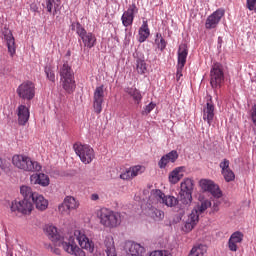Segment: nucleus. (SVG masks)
I'll list each match as a JSON object with an SVG mask.
<instances>
[{
  "instance_id": "f257e3e1",
  "label": "nucleus",
  "mask_w": 256,
  "mask_h": 256,
  "mask_svg": "<svg viewBox=\"0 0 256 256\" xmlns=\"http://www.w3.org/2000/svg\"><path fill=\"white\" fill-rule=\"evenodd\" d=\"M75 239L82 249L77 246ZM59 246L63 248L66 253H69V255L75 256H85V251H83V249H86L89 253L95 251V244L93 241L89 240L83 230H75L74 236H71L67 242H61Z\"/></svg>"
},
{
  "instance_id": "f03ea898",
  "label": "nucleus",
  "mask_w": 256,
  "mask_h": 256,
  "mask_svg": "<svg viewBox=\"0 0 256 256\" xmlns=\"http://www.w3.org/2000/svg\"><path fill=\"white\" fill-rule=\"evenodd\" d=\"M12 165L26 173H37L43 169L39 162L24 154H15L12 157Z\"/></svg>"
},
{
  "instance_id": "7ed1b4c3",
  "label": "nucleus",
  "mask_w": 256,
  "mask_h": 256,
  "mask_svg": "<svg viewBox=\"0 0 256 256\" xmlns=\"http://www.w3.org/2000/svg\"><path fill=\"white\" fill-rule=\"evenodd\" d=\"M59 75L60 83L64 91L68 93V95L75 93V89H77V84L75 83V73L68 62H65L60 67Z\"/></svg>"
},
{
  "instance_id": "20e7f679",
  "label": "nucleus",
  "mask_w": 256,
  "mask_h": 256,
  "mask_svg": "<svg viewBox=\"0 0 256 256\" xmlns=\"http://www.w3.org/2000/svg\"><path fill=\"white\" fill-rule=\"evenodd\" d=\"M98 218L100 219V224L107 229H115L121 225V213L115 212L108 208H102L98 212Z\"/></svg>"
},
{
  "instance_id": "39448f33",
  "label": "nucleus",
  "mask_w": 256,
  "mask_h": 256,
  "mask_svg": "<svg viewBox=\"0 0 256 256\" xmlns=\"http://www.w3.org/2000/svg\"><path fill=\"white\" fill-rule=\"evenodd\" d=\"M71 27L72 31H76L85 47L88 49H93V47H95V43H97V37H95V34L92 32H87L85 27H83V25H81L79 22H73Z\"/></svg>"
},
{
  "instance_id": "423d86ee",
  "label": "nucleus",
  "mask_w": 256,
  "mask_h": 256,
  "mask_svg": "<svg viewBox=\"0 0 256 256\" xmlns=\"http://www.w3.org/2000/svg\"><path fill=\"white\" fill-rule=\"evenodd\" d=\"M195 186L193 179L186 178L180 184V203L184 206L191 205L193 201V187Z\"/></svg>"
},
{
  "instance_id": "0eeeda50",
  "label": "nucleus",
  "mask_w": 256,
  "mask_h": 256,
  "mask_svg": "<svg viewBox=\"0 0 256 256\" xmlns=\"http://www.w3.org/2000/svg\"><path fill=\"white\" fill-rule=\"evenodd\" d=\"M74 151L84 165H89L93 162V159H95V150H93V148L87 144H74Z\"/></svg>"
},
{
  "instance_id": "6e6552de",
  "label": "nucleus",
  "mask_w": 256,
  "mask_h": 256,
  "mask_svg": "<svg viewBox=\"0 0 256 256\" xmlns=\"http://www.w3.org/2000/svg\"><path fill=\"white\" fill-rule=\"evenodd\" d=\"M16 93L22 101H33L35 99V83L30 80L22 82L17 87Z\"/></svg>"
},
{
  "instance_id": "1a4fd4ad",
  "label": "nucleus",
  "mask_w": 256,
  "mask_h": 256,
  "mask_svg": "<svg viewBox=\"0 0 256 256\" xmlns=\"http://www.w3.org/2000/svg\"><path fill=\"white\" fill-rule=\"evenodd\" d=\"M225 81V74L223 73V65L216 62L212 65L210 70V85L212 89H218Z\"/></svg>"
},
{
  "instance_id": "9d476101",
  "label": "nucleus",
  "mask_w": 256,
  "mask_h": 256,
  "mask_svg": "<svg viewBox=\"0 0 256 256\" xmlns=\"http://www.w3.org/2000/svg\"><path fill=\"white\" fill-rule=\"evenodd\" d=\"M105 101V86H97L93 95V109L96 115H101L103 111V103Z\"/></svg>"
},
{
  "instance_id": "9b49d317",
  "label": "nucleus",
  "mask_w": 256,
  "mask_h": 256,
  "mask_svg": "<svg viewBox=\"0 0 256 256\" xmlns=\"http://www.w3.org/2000/svg\"><path fill=\"white\" fill-rule=\"evenodd\" d=\"M187 55H189V50L187 49L186 44H181L178 49V62H177V72L176 78L177 81L183 77V68L185 63H187Z\"/></svg>"
},
{
  "instance_id": "f8f14e48",
  "label": "nucleus",
  "mask_w": 256,
  "mask_h": 256,
  "mask_svg": "<svg viewBox=\"0 0 256 256\" xmlns=\"http://www.w3.org/2000/svg\"><path fill=\"white\" fill-rule=\"evenodd\" d=\"M79 209V201L73 196H66L61 204L58 206V211L61 215H69L71 211Z\"/></svg>"
},
{
  "instance_id": "ddd939ff",
  "label": "nucleus",
  "mask_w": 256,
  "mask_h": 256,
  "mask_svg": "<svg viewBox=\"0 0 256 256\" xmlns=\"http://www.w3.org/2000/svg\"><path fill=\"white\" fill-rule=\"evenodd\" d=\"M11 211H18L22 215H30L31 211H33V202L27 199L20 201L14 200L11 203Z\"/></svg>"
},
{
  "instance_id": "4468645a",
  "label": "nucleus",
  "mask_w": 256,
  "mask_h": 256,
  "mask_svg": "<svg viewBox=\"0 0 256 256\" xmlns=\"http://www.w3.org/2000/svg\"><path fill=\"white\" fill-rule=\"evenodd\" d=\"M139 13V8L137 4L132 3L128 6V9L124 11L121 17L122 25L124 27H131L133 25V21H135V16Z\"/></svg>"
},
{
  "instance_id": "2eb2a0df",
  "label": "nucleus",
  "mask_w": 256,
  "mask_h": 256,
  "mask_svg": "<svg viewBox=\"0 0 256 256\" xmlns=\"http://www.w3.org/2000/svg\"><path fill=\"white\" fill-rule=\"evenodd\" d=\"M225 17V9L219 8L207 17L205 22L206 29H217V25L221 23V19Z\"/></svg>"
},
{
  "instance_id": "dca6fc26",
  "label": "nucleus",
  "mask_w": 256,
  "mask_h": 256,
  "mask_svg": "<svg viewBox=\"0 0 256 256\" xmlns=\"http://www.w3.org/2000/svg\"><path fill=\"white\" fill-rule=\"evenodd\" d=\"M200 186L204 191H208L216 199L223 197V192L219 189V185L215 184L212 180L202 179L200 180Z\"/></svg>"
},
{
  "instance_id": "f3484780",
  "label": "nucleus",
  "mask_w": 256,
  "mask_h": 256,
  "mask_svg": "<svg viewBox=\"0 0 256 256\" xmlns=\"http://www.w3.org/2000/svg\"><path fill=\"white\" fill-rule=\"evenodd\" d=\"M229 165H231V162L227 158L223 159L219 164L221 175L223 176V179L226 181V183L235 181V172L231 170Z\"/></svg>"
},
{
  "instance_id": "a211bd4d",
  "label": "nucleus",
  "mask_w": 256,
  "mask_h": 256,
  "mask_svg": "<svg viewBox=\"0 0 256 256\" xmlns=\"http://www.w3.org/2000/svg\"><path fill=\"white\" fill-rule=\"evenodd\" d=\"M142 173H145V166H132L120 174V179H123V181H131V179H135V177L142 175Z\"/></svg>"
},
{
  "instance_id": "6ab92c4d",
  "label": "nucleus",
  "mask_w": 256,
  "mask_h": 256,
  "mask_svg": "<svg viewBox=\"0 0 256 256\" xmlns=\"http://www.w3.org/2000/svg\"><path fill=\"white\" fill-rule=\"evenodd\" d=\"M245 235L241 231L233 232L228 240L227 247L229 251L236 253L239 249V245L243 243V238Z\"/></svg>"
},
{
  "instance_id": "aec40b11",
  "label": "nucleus",
  "mask_w": 256,
  "mask_h": 256,
  "mask_svg": "<svg viewBox=\"0 0 256 256\" xmlns=\"http://www.w3.org/2000/svg\"><path fill=\"white\" fill-rule=\"evenodd\" d=\"M17 117H18V125L24 127L29 122V118L31 117V112L29 111V107L25 104H21L18 106L17 110Z\"/></svg>"
},
{
  "instance_id": "412c9836",
  "label": "nucleus",
  "mask_w": 256,
  "mask_h": 256,
  "mask_svg": "<svg viewBox=\"0 0 256 256\" xmlns=\"http://www.w3.org/2000/svg\"><path fill=\"white\" fill-rule=\"evenodd\" d=\"M124 249L126 253H129V255L132 256H143V254L145 253V247L133 241H127L125 243Z\"/></svg>"
},
{
  "instance_id": "4be33fe9",
  "label": "nucleus",
  "mask_w": 256,
  "mask_h": 256,
  "mask_svg": "<svg viewBox=\"0 0 256 256\" xmlns=\"http://www.w3.org/2000/svg\"><path fill=\"white\" fill-rule=\"evenodd\" d=\"M213 119H215V105L210 98L206 103V106L203 108V120L207 121L208 125H211V123H213Z\"/></svg>"
},
{
  "instance_id": "5701e85b",
  "label": "nucleus",
  "mask_w": 256,
  "mask_h": 256,
  "mask_svg": "<svg viewBox=\"0 0 256 256\" xmlns=\"http://www.w3.org/2000/svg\"><path fill=\"white\" fill-rule=\"evenodd\" d=\"M177 159H179V154L177 153V151L172 150L168 154L162 156V158L158 162V166L160 167V169H165L167 165H169V163H175Z\"/></svg>"
},
{
  "instance_id": "b1692460",
  "label": "nucleus",
  "mask_w": 256,
  "mask_h": 256,
  "mask_svg": "<svg viewBox=\"0 0 256 256\" xmlns=\"http://www.w3.org/2000/svg\"><path fill=\"white\" fill-rule=\"evenodd\" d=\"M30 182L32 185H41V187H49L50 180L47 174L36 173L30 176Z\"/></svg>"
},
{
  "instance_id": "393cba45",
  "label": "nucleus",
  "mask_w": 256,
  "mask_h": 256,
  "mask_svg": "<svg viewBox=\"0 0 256 256\" xmlns=\"http://www.w3.org/2000/svg\"><path fill=\"white\" fill-rule=\"evenodd\" d=\"M31 201L34 203L38 211H45L47 207H49V201H47V199H45V197L39 193L34 194V197Z\"/></svg>"
},
{
  "instance_id": "a878e982",
  "label": "nucleus",
  "mask_w": 256,
  "mask_h": 256,
  "mask_svg": "<svg viewBox=\"0 0 256 256\" xmlns=\"http://www.w3.org/2000/svg\"><path fill=\"white\" fill-rule=\"evenodd\" d=\"M183 173H185V167L184 166H180L175 168L172 172H170L169 174V182L172 185H177L178 182L181 181V179H183Z\"/></svg>"
},
{
  "instance_id": "bb28decb",
  "label": "nucleus",
  "mask_w": 256,
  "mask_h": 256,
  "mask_svg": "<svg viewBox=\"0 0 256 256\" xmlns=\"http://www.w3.org/2000/svg\"><path fill=\"white\" fill-rule=\"evenodd\" d=\"M124 91L127 93V95H129L132 101H134L135 105H139V103L143 101V95L141 94V91L136 87H127Z\"/></svg>"
},
{
  "instance_id": "cd10ccee",
  "label": "nucleus",
  "mask_w": 256,
  "mask_h": 256,
  "mask_svg": "<svg viewBox=\"0 0 256 256\" xmlns=\"http://www.w3.org/2000/svg\"><path fill=\"white\" fill-rule=\"evenodd\" d=\"M197 223H199V212H197V210L193 209L185 223L186 231H193V229L195 228V225H197Z\"/></svg>"
},
{
  "instance_id": "c85d7f7f",
  "label": "nucleus",
  "mask_w": 256,
  "mask_h": 256,
  "mask_svg": "<svg viewBox=\"0 0 256 256\" xmlns=\"http://www.w3.org/2000/svg\"><path fill=\"white\" fill-rule=\"evenodd\" d=\"M197 223H199V212H197V210L193 209L185 223L186 231H193V229L195 228V225H197Z\"/></svg>"
},
{
  "instance_id": "c756f323",
  "label": "nucleus",
  "mask_w": 256,
  "mask_h": 256,
  "mask_svg": "<svg viewBox=\"0 0 256 256\" xmlns=\"http://www.w3.org/2000/svg\"><path fill=\"white\" fill-rule=\"evenodd\" d=\"M138 41L139 43H145L147 39H149V35H151V31L149 30V24L147 20H143L141 27L139 28L138 31Z\"/></svg>"
},
{
  "instance_id": "7c9ffc66",
  "label": "nucleus",
  "mask_w": 256,
  "mask_h": 256,
  "mask_svg": "<svg viewBox=\"0 0 256 256\" xmlns=\"http://www.w3.org/2000/svg\"><path fill=\"white\" fill-rule=\"evenodd\" d=\"M147 215L148 217H151V219H153L154 221H163V219H165V212L155 207L148 208Z\"/></svg>"
},
{
  "instance_id": "2f4dec72",
  "label": "nucleus",
  "mask_w": 256,
  "mask_h": 256,
  "mask_svg": "<svg viewBox=\"0 0 256 256\" xmlns=\"http://www.w3.org/2000/svg\"><path fill=\"white\" fill-rule=\"evenodd\" d=\"M163 203L167 207H176V205H178L179 209H185L186 207H188L183 205V203H181V201L175 196H165Z\"/></svg>"
},
{
  "instance_id": "473e14b6",
  "label": "nucleus",
  "mask_w": 256,
  "mask_h": 256,
  "mask_svg": "<svg viewBox=\"0 0 256 256\" xmlns=\"http://www.w3.org/2000/svg\"><path fill=\"white\" fill-rule=\"evenodd\" d=\"M188 256H207V245L197 244L192 247Z\"/></svg>"
},
{
  "instance_id": "72a5a7b5",
  "label": "nucleus",
  "mask_w": 256,
  "mask_h": 256,
  "mask_svg": "<svg viewBox=\"0 0 256 256\" xmlns=\"http://www.w3.org/2000/svg\"><path fill=\"white\" fill-rule=\"evenodd\" d=\"M61 5V0H46L45 7L48 13H52V15L57 14V9Z\"/></svg>"
},
{
  "instance_id": "f704fd0d",
  "label": "nucleus",
  "mask_w": 256,
  "mask_h": 256,
  "mask_svg": "<svg viewBox=\"0 0 256 256\" xmlns=\"http://www.w3.org/2000/svg\"><path fill=\"white\" fill-rule=\"evenodd\" d=\"M46 235L51 239V241H59L61 239V235L57 231V227L55 226H47L46 227Z\"/></svg>"
},
{
  "instance_id": "c9c22d12",
  "label": "nucleus",
  "mask_w": 256,
  "mask_h": 256,
  "mask_svg": "<svg viewBox=\"0 0 256 256\" xmlns=\"http://www.w3.org/2000/svg\"><path fill=\"white\" fill-rule=\"evenodd\" d=\"M20 193L24 197V199L32 201L33 197L36 195L37 192H33L31 187L29 186H22L20 188Z\"/></svg>"
},
{
  "instance_id": "e433bc0d",
  "label": "nucleus",
  "mask_w": 256,
  "mask_h": 256,
  "mask_svg": "<svg viewBox=\"0 0 256 256\" xmlns=\"http://www.w3.org/2000/svg\"><path fill=\"white\" fill-rule=\"evenodd\" d=\"M6 41H7L8 51L11 57H13L15 55L16 49H15V38H13L12 33H9V35L6 36Z\"/></svg>"
},
{
  "instance_id": "4c0bfd02",
  "label": "nucleus",
  "mask_w": 256,
  "mask_h": 256,
  "mask_svg": "<svg viewBox=\"0 0 256 256\" xmlns=\"http://www.w3.org/2000/svg\"><path fill=\"white\" fill-rule=\"evenodd\" d=\"M136 71L139 73V75H145V73H147V62L141 58H138L136 60Z\"/></svg>"
},
{
  "instance_id": "58836bf2",
  "label": "nucleus",
  "mask_w": 256,
  "mask_h": 256,
  "mask_svg": "<svg viewBox=\"0 0 256 256\" xmlns=\"http://www.w3.org/2000/svg\"><path fill=\"white\" fill-rule=\"evenodd\" d=\"M105 247L107 256H117V253L115 252V244H113V239H106Z\"/></svg>"
},
{
  "instance_id": "ea45409f",
  "label": "nucleus",
  "mask_w": 256,
  "mask_h": 256,
  "mask_svg": "<svg viewBox=\"0 0 256 256\" xmlns=\"http://www.w3.org/2000/svg\"><path fill=\"white\" fill-rule=\"evenodd\" d=\"M209 207H211V201L204 200L203 202H201V205H198L196 208H194V210H196L198 214H201L205 213V211H207Z\"/></svg>"
},
{
  "instance_id": "a19ab883",
  "label": "nucleus",
  "mask_w": 256,
  "mask_h": 256,
  "mask_svg": "<svg viewBox=\"0 0 256 256\" xmlns=\"http://www.w3.org/2000/svg\"><path fill=\"white\" fill-rule=\"evenodd\" d=\"M155 43L158 45V49H160V51H163L165 47H167V42L161 34L156 35Z\"/></svg>"
},
{
  "instance_id": "79ce46f5",
  "label": "nucleus",
  "mask_w": 256,
  "mask_h": 256,
  "mask_svg": "<svg viewBox=\"0 0 256 256\" xmlns=\"http://www.w3.org/2000/svg\"><path fill=\"white\" fill-rule=\"evenodd\" d=\"M45 75L49 81L52 83H55V71H53V67L51 66H46L44 68Z\"/></svg>"
},
{
  "instance_id": "37998d69",
  "label": "nucleus",
  "mask_w": 256,
  "mask_h": 256,
  "mask_svg": "<svg viewBox=\"0 0 256 256\" xmlns=\"http://www.w3.org/2000/svg\"><path fill=\"white\" fill-rule=\"evenodd\" d=\"M154 199H157L160 203H164L165 201V193L161 190H154L151 195Z\"/></svg>"
},
{
  "instance_id": "c03bdc74",
  "label": "nucleus",
  "mask_w": 256,
  "mask_h": 256,
  "mask_svg": "<svg viewBox=\"0 0 256 256\" xmlns=\"http://www.w3.org/2000/svg\"><path fill=\"white\" fill-rule=\"evenodd\" d=\"M148 256H173L169 250H155L149 253Z\"/></svg>"
},
{
  "instance_id": "a18cd8bd",
  "label": "nucleus",
  "mask_w": 256,
  "mask_h": 256,
  "mask_svg": "<svg viewBox=\"0 0 256 256\" xmlns=\"http://www.w3.org/2000/svg\"><path fill=\"white\" fill-rule=\"evenodd\" d=\"M156 105L155 103L151 102L148 105L145 106L144 110L142 111V115H149L153 109H155Z\"/></svg>"
},
{
  "instance_id": "49530a36",
  "label": "nucleus",
  "mask_w": 256,
  "mask_h": 256,
  "mask_svg": "<svg viewBox=\"0 0 256 256\" xmlns=\"http://www.w3.org/2000/svg\"><path fill=\"white\" fill-rule=\"evenodd\" d=\"M246 7L249 11H254L256 13V0H246Z\"/></svg>"
},
{
  "instance_id": "de8ad7c7",
  "label": "nucleus",
  "mask_w": 256,
  "mask_h": 256,
  "mask_svg": "<svg viewBox=\"0 0 256 256\" xmlns=\"http://www.w3.org/2000/svg\"><path fill=\"white\" fill-rule=\"evenodd\" d=\"M91 200H92V201H99V194H95V193L92 194V195H91Z\"/></svg>"
},
{
  "instance_id": "09e8293b",
  "label": "nucleus",
  "mask_w": 256,
  "mask_h": 256,
  "mask_svg": "<svg viewBox=\"0 0 256 256\" xmlns=\"http://www.w3.org/2000/svg\"><path fill=\"white\" fill-rule=\"evenodd\" d=\"M54 253H55L56 255H61V250H59V249H54Z\"/></svg>"
}]
</instances>
